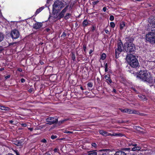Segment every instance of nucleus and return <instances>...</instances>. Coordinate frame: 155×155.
<instances>
[{"label": "nucleus", "mask_w": 155, "mask_h": 155, "mask_svg": "<svg viewBox=\"0 0 155 155\" xmlns=\"http://www.w3.org/2000/svg\"><path fill=\"white\" fill-rule=\"evenodd\" d=\"M126 58L129 64L131 67L135 68L138 66L139 63L135 56L130 54L127 56Z\"/></svg>", "instance_id": "obj_1"}, {"label": "nucleus", "mask_w": 155, "mask_h": 155, "mask_svg": "<svg viewBox=\"0 0 155 155\" xmlns=\"http://www.w3.org/2000/svg\"><path fill=\"white\" fill-rule=\"evenodd\" d=\"M137 77L144 81H148L150 76L148 72L147 71H140L139 72Z\"/></svg>", "instance_id": "obj_2"}, {"label": "nucleus", "mask_w": 155, "mask_h": 155, "mask_svg": "<svg viewBox=\"0 0 155 155\" xmlns=\"http://www.w3.org/2000/svg\"><path fill=\"white\" fill-rule=\"evenodd\" d=\"M135 49L134 45L132 43L130 42L128 43H126L124 45V51L128 53H131L134 51Z\"/></svg>", "instance_id": "obj_3"}, {"label": "nucleus", "mask_w": 155, "mask_h": 155, "mask_svg": "<svg viewBox=\"0 0 155 155\" xmlns=\"http://www.w3.org/2000/svg\"><path fill=\"white\" fill-rule=\"evenodd\" d=\"M146 40L151 43H155V33L150 32L146 36Z\"/></svg>", "instance_id": "obj_4"}, {"label": "nucleus", "mask_w": 155, "mask_h": 155, "mask_svg": "<svg viewBox=\"0 0 155 155\" xmlns=\"http://www.w3.org/2000/svg\"><path fill=\"white\" fill-rule=\"evenodd\" d=\"M10 35L12 39L14 40L18 38L20 35L19 31L15 29L12 30L10 33Z\"/></svg>", "instance_id": "obj_5"}, {"label": "nucleus", "mask_w": 155, "mask_h": 155, "mask_svg": "<svg viewBox=\"0 0 155 155\" xmlns=\"http://www.w3.org/2000/svg\"><path fill=\"white\" fill-rule=\"evenodd\" d=\"M64 7V4L61 1L59 0L55 1L53 5V11L56 10L57 8H60L61 9Z\"/></svg>", "instance_id": "obj_6"}, {"label": "nucleus", "mask_w": 155, "mask_h": 155, "mask_svg": "<svg viewBox=\"0 0 155 155\" xmlns=\"http://www.w3.org/2000/svg\"><path fill=\"white\" fill-rule=\"evenodd\" d=\"M46 121L47 122V124L52 125L56 124L58 122V119L56 117H49L46 119Z\"/></svg>", "instance_id": "obj_7"}, {"label": "nucleus", "mask_w": 155, "mask_h": 155, "mask_svg": "<svg viewBox=\"0 0 155 155\" xmlns=\"http://www.w3.org/2000/svg\"><path fill=\"white\" fill-rule=\"evenodd\" d=\"M124 47H123L122 43L121 41H120L118 42L117 45V48L115 50L116 55L119 54L121 52L123 51V48L124 49Z\"/></svg>", "instance_id": "obj_8"}, {"label": "nucleus", "mask_w": 155, "mask_h": 155, "mask_svg": "<svg viewBox=\"0 0 155 155\" xmlns=\"http://www.w3.org/2000/svg\"><path fill=\"white\" fill-rule=\"evenodd\" d=\"M149 21L148 25L150 28H149L151 29L152 32H155V21L153 20L151 21L149 20Z\"/></svg>", "instance_id": "obj_9"}, {"label": "nucleus", "mask_w": 155, "mask_h": 155, "mask_svg": "<svg viewBox=\"0 0 155 155\" xmlns=\"http://www.w3.org/2000/svg\"><path fill=\"white\" fill-rule=\"evenodd\" d=\"M68 9V6H67L65 8L63 9L61 12L59 14V19L63 18L64 16L65 13L66 12Z\"/></svg>", "instance_id": "obj_10"}, {"label": "nucleus", "mask_w": 155, "mask_h": 155, "mask_svg": "<svg viewBox=\"0 0 155 155\" xmlns=\"http://www.w3.org/2000/svg\"><path fill=\"white\" fill-rule=\"evenodd\" d=\"M53 12H54L53 11ZM53 15L52 16H51L49 17V18L52 20L53 21H57L56 19L58 18V19H59V15H58L57 14H55L54 12H53Z\"/></svg>", "instance_id": "obj_11"}, {"label": "nucleus", "mask_w": 155, "mask_h": 155, "mask_svg": "<svg viewBox=\"0 0 155 155\" xmlns=\"http://www.w3.org/2000/svg\"><path fill=\"white\" fill-rule=\"evenodd\" d=\"M24 140H17L14 142V143L16 145L19 147H21L23 143Z\"/></svg>", "instance_id": "obj_12"}, {"label": "nucleus", "mask_w": 155, "mask_h": 155, "mask_svg": "<svg viewBox=\"0 0 155 155\" xmlns=\"http://www.w3.org/2000/svg\"><path fill=\"white\" fill-rule=\"evenodd\" d=\"M41 23L37 22L35 23L33 25L34 28L37 29L40 28L42 26Z\"/></svg>", "instance_id": "obj_13"}, {"label": "nucleus", "mask_w": 155, "mask_h": 155, "mask_svg": "<svg viewBox=\"0 0 155 155\" xmlns=\"http://www.w3.org/2000/svg\"><path fill=\"white\" fill-rule=\"evenodd\" d=\"M126 113L130 114H138V113L135 110H133L129 109L126 108Z\"/></svg>", "instance_id": "obj_14"}, {"label": "nucleus", "mask_w": 155, "mask_h": 155, "mask_svg": "<svg viewBox=\"0 0 155 155\" xmlns=\"http://www.w3.org/2000/svg\"><path fill=\"white\" fill-rule=\"evenodd\" d=\"M114 155H127V153L123 150H119L116 152Z\"/></svg>", "instance_id": "obj_15"}, {"label": "nucleus", "mask_w": 155, "mask_h": 155, "mask_svg": "<svg viewBox=\"0 0 155 155\" xmlns=\"http://www.w3.org/2000/svg\"><path fill=\"white\" fill-rule=\"evenodd\" d=\"M105 78L107 80V83L110 84L112 82L111 80L110 79V75L109 74L106 75L105 76Z\"/></svg>", "instance_id": "obj_16"}, {"label": "nucleus", "mask_w": 155, "mask_h": 155, "mask_svg": "<svg viewBox=\"0 0 155 155\" xmlns=\"http://www.w3.org/2000/svg\"><path fill=\"white\" fill-rule=\"evenodd\" d=\"M88 155H97L96 150L90 151L87 152Z\"/></svg>", "instance_id": "obj_17"}, {"label": "nucleus", "mask_w": 155, "mask_h": 155, "mask_svg": "<svg viewBox=\"0 0 155 155\" xmlns=\"http://www.w3.org/2000/svg\"><path fill=\"white\" fill-rule=\"evenodd\" d=\"M90 24V22L87 20H84L83 22V25L84 27H86Z\"/></svg>", "instance_id": "obj_18"}, {"label": "nucleus", "mask_w": 155, "mask_h": 155, "mask_svg": "<svg viewBox=\"0 0 155 155\" xmlns=\"http://www.w3.org/2000/svg\"><path fill=\"white\" fill-rule=\"evenodd\" d=\"M138 96L140 99L143 101H144L147 100V98L144 95L140 94L138 95Z\"/></svg>", "instance_id": "obj_19"}, {"label": "nucleus", "mask_w": 155, "mask_h": 155, "mask_svg": "<svg viewBox=\"0 0 155 155\" xmlns=\"http://www.w3.org/2000/svg\"><path fill=\"white\" fill-rule=\"evenodd\" d=\"M0 109L2 110L6 111H8L9 110V108L8 107L1 105H0Z\"/></svg>", "instance_id": "obj_20"}, {"label": "nucleus", "mask_w": 155, "mask_h": 155, "mask_svg": "<svg viewBox=\"0 0 155 155\" xmlns=\"http://www.w3.org/2000/svg\"><path fill=\"white\" fill-rule=\"evenodd\" d=\"M44 8V7H42L40 8L37 9L35 13V14L36 15L39 13L40 12H41L43 9Z\"/></svg>", "instance_id": "obj_21"}, {"label": "nucleus", "mask_w": 155, "mask_h": 155, "mask_svg": "<svg viewBox=\"0 0 155 155\" xmlns=\"http://www.w3.org/2000/svg\"><path fill=\"white\" fill-rule=\"evenodd\" d=\"M141 149L140 147H134L132 148L131 150L133 151H136L137 150H139Z\"/></svg>", "instance_id": "obj_22"}, {"label": "nucleus", "mask_w": 155, "mask_h": 155, "mask_svg": "<svg viewBox=\"0 0 155 155\" xmlns=\"http://www.w3.org/2000/svg\"><path fill=\"white\" fill-rule=\"evenodd\" d=\"M99 133L100 134L103 135L104 136H107V132L103 130H101L99 131Z\"/></svg>", "instance_id": "obj_23"}, {"label": "nucleus", "mask_w": 155, "mask_h": 155, "mask_svg": "<svg viewBox=\"0 0 155 155\" xmlns=\"http://www.w3.org/2000/svg\"><path fill=\"white\" fill-rule=\"evenodd\" d=\"M125 23L124 22H122L120 23V28L121 30H122L125 26Z\"/></svg>", "instance_id": "obj_24"}, {"label": "nucleus", "mask_w": 155, "mask_h": 155, "mask_svg": "<svg viewBox=\"0 0 155 155\" xmlns=\"http://www.w3.org/2000/svg\"><path fill=\"white\" fill-rule=\"evenodd\" d=\"M71 14L70 13H67L66 15L64 16V18L65 19H67L69 18V17L71 16Z\"/></svg>", "instance_id": "obj_25"}, {"label": "nucleus", "mask_w": 155, "mask_h": 155, "mask_svg": "<svg viewBox=\"0 0 155 155\" xmlns=\"http://www.w3.org/2000/svg\"><path fill=\"white\" fill-rule=\"evenodd\" d=\"M4 38V36L3 34L1 33H0V42L2 41Z\"/></svg>", "instance_id": "obj_26"}, {"label": "nucleus", "mask_w": 155, "mask_h": 155, "mask_svg": "<svg viewBox=\"0 0 155 155\" xmlns=\"http://www.w3.org/2000/svg\"><path fill=\"white\" fill-rule=\"evenodd\" d=\"M67 119H64V120H61L59 121L58 122V124H62V123H63L64 122L67 121Z\"/></svg>", "instance_id": "obj_27"}, {"label": "nucleus", "mask_w": 155, "mask_h": 155, "mask_svg": "<svg viewBox=\"0 0 155 155\" xmlns=\"http://www.w3.org/2000/svg\"><path fill=\"white\" fill-rule=\"evenodd\" d=\"M106 57V55L105 53H103L102 54L101 56V58L102 60H104Z\"/></svg>", "instance_id": "obj_28"}, {"label": "nucleus", "mask_w": 155, "mask_h": 155, "mask_svg": "<svg viewBox=\"0 0 155 155\" xmlns=\"http://www.w3.org/2000/svg\"><path fill=\"white\" fill-rule=\"evenodd\" d=\"M110 26L112 28H114L115 26V25L113 22H111L110 23Z\"/></svg>", "instance_id": "obj_29"}, {"label": "nucleus", "mask_w": 155, "mask_h": 155, "mask_svg": "<svg viewBox=\"0 0 155 155\" xmlns=\"http://www.w3.org/2000/svg\"><path fill=\"white\" fill-rule=\"evenodd\" d=\"M91 145L92 147H94L95 148H97V145L95 143H92L91 144Z\"/></svg>", "instance_id": "obj_30"}, {"label": "nucleus", "mask_w": 155, "mask_h": 155, "mask_svg": "<svg viewBox=\"0 0 155 155\" xmlns=\"http://www.w3.org/2000/svg\"><path fill=\"white\" fill-rule=\"evenodd\" d=\"M57 136L56 135H52L51 136V138L52 139H56L57 137Z\"/></svg>", "instance_id": "obj_31"}, {"label": "nucleus", "mask_w": 155, "mask_h": 155, "mask_svg": "<svg viewBox=\"0 0 155 155\" xmlns=\"http://www.w3.org/2000/svg\"><path fill=\"white\" fill-rule=\"evenodd\" d=\"M64 132L65 133L68 134V133H71L72 134L73 132L71 131H68L67 130H65L64 131Z\"/></svg>", "instance_id": "obj_32"}, {"label": "nucleus", "mask_w": 155, "mask_h": 155, "mask_svg": "<svg viewBox=\"0 0 155 155\" xmlns=\"http://www.w3.org/2000/svg\"><path fill=\"white\" fill-rule=\"evenodd\" d=\"M87 85L88 87H92L93 86V84L92 83H91V82H89L87 84Z\"/></svg>", "instance_id": "obj_33"}, {"label": "nucleus", "mask_w": 155, "mask_h": 155, "mask_svg": "<svg viewBox=\"0 0 155 155\" xmlns=\"http://www.w3.org/2000/svg\"><path fill=\"white\" fill-rule=\"evenodd\" d=\"M130 149V148H123L121 150H123V151H129Z\"/></svg>", "instance_id": "obj_34"}, {"label": "nucleus", "mask_w": 155, "mask_h": 155, "mask_svg": "<svg viewBox=\"0 0 155 155\" xmlns=\"http://www.w3.org/2000/svg\"><path fill=\"white\" fill-rule=\"evenodd\" d=\"M107 71H108V66L107 65V64L106 63L105 65V72H107Z\"/></svg>", "instance_id": "obj_35"}, {"label": "nucleus", "mask_w": 155, "mask_h": 155, "mask_svg": "<svg viewBox=\"0 0 155 155\" xmlns=\"http://www.w3.org/2000/svg\"><path fill=\"white\" fill-rule=\"evenodd\" d=\"M114 16L112 15H110V21H113L114 20Z\"/></svg>", "instance_id": "obj_36"}, {"label": "nucleus", "mask_w": 155, "mask_h": 155, "mask_svg": "<svg viewBox=\"0 0 155 155\" xmlns=\"http://www.w3.org/2000/svg\"><path fill=\"white\" fill-rule=\"evenodd\" d=\"M99 2V1L98 0L95 1H94L92 2V4L94 5L97 4Z\"/></svg>", "instance_id": "obj_37"}, {"label": "nucleus", "mask_w": 155, "mask_h": 155, "mask_svg": "<svg viewBox=\"0 0 155 155\" xmlns=\"http://www.w3.org/2000/svg\"><path fill=\"white\" fill-rule=\"evenodd\" d=\"M72 59L74 61L75 60V56L74 54H73L72 56Z\"/></svg>", "instance_id": "obj_38"}, {"label": "nucleus", "mask_w": 155, "mask_h": 155, "mask_svg": "<svg viewBox=\"0 0 155 155\" xmlns=\"http://www.w3.org/2000/svg\"><path fill=\"white\" fill-rule=\"evenodd\" d=\"M66 36V34L65 32H64L62 35H61V37L64 38Z\"/></svg>", "instance_id": "obj_39"}, {"label": "nucleus", "mask_w": 155, "mask_h": 155, "mask_svg": "<svg viewBox=\"0 0 155 155\" xmlns=\"http://www.w3.org/2000/svg\"><path fill=\"white\" fill-rule=\"evenodd\" d=\"M119 109L120 110L121 112H122L126 113V109H122L120 108Z\"/></svg>", "instance_id": "obj_40"}, {"label": "nucleus", "mask_w": 155, "mask_h": 155, "mask_svg": "<svg viewBox=\"0 0 155 155\" xmlns=\"http://www.w3.org/2000/svg\"><path fill=\"white\" fill-rule=\"evenodd\" d=\"M130 145H132V146H134V147H138L137 146V144H133L131 143V144H129Z\"/></svg>", "instance_id": "obj_41"}, {"label": "nucleus", "mask_w": 155, "mask_h": 155, "mask_svg": "<svg viewBox=\"0 0 155 155\" xmlns=\"http://www.w3.org/2000/svg\"><path fill=\"white\" fill-rule=\"evenodd\" d=\"M41 142L44 143H46L47 142V140L45 139H43L41 140Z\"/></svg>", "instance_id": "obj_42"}, {"label": "nucleus", "mask_w": 155, "mask_h": 155, "mask_svg": "<svg viewBox=\"0 0 155 155\" xmlns=\"http://www.w3.org/2000/svg\"><path fill=\"white\" fill-rule=\"evenodd\" d=\"M120 135L117 133H114L112 134V136H119Z\"/></svg>", "instance_id": "obj_43"}, {"label": "nucleus", "mask_w": 155, "mask_h": 155, "mask_svg": "<svg viewBox=\"0 0 155 155\" xmlns=\"http://www.w3.org/2000/svg\"><path fill=\"white\" fill-rule=\"evenodd\" d=\"M25 80L24 79V78H22L21 79V82L22 83H24L25 81Z\"/></svg>", "instance_id": "obj_44"}, {"label": "nucleus", "mask_w": 155, "mask_h": 155, "mask_svg": "<svg viewBox=\"0 0 155 155\" xmlns=\"http://www.w3.org/2000/svg\"><path fill=\"white\" fill-rule=\"evenodd\" d=\"M107 8L105 7H103V10L104 12H105Z\"/></svg>", "instance_id": "obj_45"}, {"label": "nucleus", "mask_w": 155, "mask_h": 155, "mask_svg": "<svg viewBox=\"0 0 155 155\" xmlns=\"http://www.w3.org/2000/svg\"><path fill=\"white\" fill-rule=\"evenodd\" d=\"M16 42H13V43H10L9 44V45H14L15 44H16Z\"/></svg>", "instance_id": "obj_46"}, {"label": "nucleus", "mask_w": 155, "mask_h": 155, "mask_svg": "<svg viewBox=\"0 0 155 155\" xmlns=\"http://www.w3.org/2000/svg\"><path fill=\"white\" fill-rule=\"evenodd\" d=\"M21 126L23 127H26L27 126V124H21Z\"/></svg>", "instance_id": "obj_47"}, {"label": "nucleus", "mask_w": 155, "mask_h": 155, "mask_svg": "<svg viewBox=\"0 0 155 155\" xmlns=\"http://www.w3.org/2000/svg\"><path fill=\"white\" fill-rule=\"evenodd\" d=\"M107 136H112V134H111V133H107Z\"/></svg>", "instance_id": "obj_48"}, {"label": "nucleus", "mask_w": 155, "mask_h": 155, "mask_svg": "<svg viewBox=\"0 0 155 155\" xmlns=\"http://www.w3.org/2000/svg\"><path fill=\"white\" fill-rule=\"evenodd\" d=\"M92 31H94L95 29V27L94 26H93L92 27Z\"/></svg>", "instance_id": "obj_49"}, {"label": "nucleus", "mask_w": 155, "mask_h": 155, "mask_svg": "<svg viewBox=\"0 0 155 155\" xmlns=\"http://www.w3.org/2000/svg\"><path fill=\"white\" fill-rule=\"evenodd\" d=\"M83 49H84V51H85L86 49V47L85 46H83Z\"/></svg>", "instance_id": "obj_50"}, {"label": "nucleus", "mask_w": 155, "mask_h": 155, "mask_svg": "<svg viewBox=\"0 0 155 155\" xmlns=\"http://www.w3.org/2000/svg\"><path fill=\"white\" fill-rule=\"evenodd\" d=\"M58 150V149L57 148H55L54 149V152H57Z\"/></svg>", "instance_id": "obj_51"}, {"label": "nucleus", "mask_w": 155, "mask_h": 155, "mask_svg": "<svg viewBox=\"0 0 155 155\" xmlns=\"http://www.w3.org/2000/svg\"><path fill=\"white\" fill-rule=\"evenodd\" d=\"M39 62L40 63V64L41 65L43 64H44V62L41 61H40Z\"/></svg>", "instance_id": "obj_52"}, {"label": "nucleus", "mask_w": 155, "mask_h": 155, "mask_svg": "<svg viewBox=\"0 0 155 155\" xmlns=\"http://www.w3.org/2000/svg\"><path fill=\"white\" fill-rule=\"evenodd\" d=\"M113 91L114 93H116V90L114 88L113 89Z\"/></svg>", "instance_id": "obj_53"}, {"label": "nucleus", "mask_w": 155, "mask_h": 155, "mask_svg": "<svg viewBox=\"0 0 155 155\" xmlns=\"http://www.w3.org/2000/svg\"><path fill=\"white\" fill-rule=\"evenodd\" d=\"M32 89H31L28 90V91L30 92V93H31L32 92Z\"/></svg>", "instance_id": "obj_54"}, {"label": "nucleus", "mask_w": 155, "mask_h": 155, "mask_svg": "<svg viewBox=\"0 0 155 155\" xmlns=\"http://www.w3.org/2000/svg\"><path fill=\"white\" fill-rule=\"evenodd\" d=\"M10 77V76L9 75H8L5 77V78L6 79H7V78H9Z\"/></svg>", "instance_id": "obj_55"}, {"label": "nucleus", "mask_w": 155, "mask_h": 155, "mask_svg": "<svg viewBox=\"0 0 155 155\" xmlns=\"http://www.w3.org/2000/svg\"><path fill=\"white\" fill-rule=\"evenodd\" d=\"M153 86H154V87H155V79H154V81L153 83Z\"/></svg>", "instance_id": "obj_56"}, {"label": "nucleus", "mask_w": 155, "mask_h": 155, "mask_svg": "<svg viewBox=\"0 0 155 155\" xmlns=\"http://www.w3.org/2000/svg\"><path fill=\"white\" fill-rule=\"evenodd\" d=\"M28 129L29 130L31 131H32L33 130V128H29Z\"/></svg>", "instance_id": "obj_57"}, {"label": "nucleus", "mask_w": 155, "mask_h": 155, "mask_svg": "<svg viewBox=\"0 0 155 155\" xmlns=\"http://www.w3.org/2000/svg\"><path fill=\"white\" fill-rule=\"evenodd\" d=\"M45 154L46 155H51V154L49 153H46Z\"/></svg>", "instance_id": "obj_58"}, {"label": "nucleus", "mask_w": 155, "mask_h": 155, "mask_svg": "<svg viewBox=\"0 0 155 155\" xmlns=\"http://www.w3.org/2000/svg\"><path fill=\"white\" fill-rule=\"evenodd\" d=\"M9 122H10V123H11V124H12V123H13V121L12 120H10L9 121Z\"/></svg>", "instance_id": "obj_59"}, {"label": "nucleus", "mask_w": 155, "mask_h": 155, "mask_svg": "<svg viewBox=\"0 0 155 155\" xmlns=\"http://www.w3.org/2000/svg\"><path fill=\"white\" fill-rule=\"evenodd\" d=\"M6 155H14L13 154H12V153H9Z\"/></svg>", "instance_id": "obj_60"}, {"label": "nucleus", "mask_w": 155, "mask_h": 155, "mask_svg": "<svg viewBox=\"0 0 155 155\" xmlns=\"http://www.w3.org/2000/svg\"><path fill=\"white\" fill-rule=\"evenodd\" d=\"M92 52V51L91 50L90 51V52H89V54H91Z\"/></svg>", "instance_id": "obj_61"}, {"label": "nucleus", "mask_w": 155, "mask_h": 155, "mask_svg": "<svg viewBox=\"0 0 155 155\" xmlns=\"http://www.w3.org/2000/svg\"><path fill=\"white\" fill-rule=\"evenodd\" d=\"M108 32H109V31L108 30H106L105 31V32L106 33H107Z\"/></svg>", "instance_id": "obj_62"}, {"label": "nucleus", "mask_w": 155, "mask_h": 155, "mask_svg": "<svg viewBox=\"0 0 155 155\" xmlns=\"http://www.w3.org/2000/svg\"><path fill=\"white\" fill-rule=\"evenodd\" d=\"M16 155H20L17 152H16Z\"/></svg>", "instance_id": "obj_63"}, {"label": "nucleus", "mask_w": 155, "mask_h": 155, "mask_svg": "<svg viewBox=\"0 0 155 155\" xmlns=\"http://www.w3.org/2000/svg\"><path fill=\"white\" fill-rule=\"evenodd\" d=\"M50 1V0H47V2L49 3V2Z\"/></svg>", "instance_id": "obj_64"}]
</instances>
